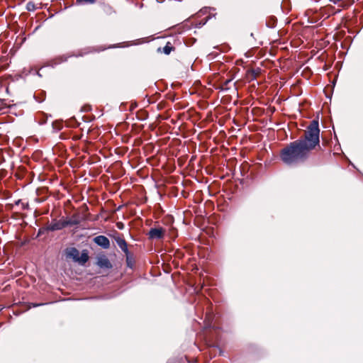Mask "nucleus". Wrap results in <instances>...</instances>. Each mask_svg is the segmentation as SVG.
Returning <instances> with one entry per match:
<instances>
[{"instance_id": "nucleus-21", "label": "nucleus", "mask_w": 363, "mask_h": 363, "mask_svg": "<svg viewBox=\"0 0 363 363\" xmlns=\"http://www.w3.org/2000/svg\"><path fill=\"white\" fill-rule=\"evenodd\" d=\"M48 232H50L48 226H44V227L40 228L38 230L35 238H40L41 235H44L45 233H46Z\"/></svg>"}, {"instance_id": "nucleus-7", "label": "nucleus", "mask_w": 363, "mask_h": 363, "mask_svg": "<svg viewBox=\"0 0 363 363\" xmlns=\"http://www.w3.org/2000/svg\"><path fill=\"white\" fill-rule=\"evenodd\" d=\"M147 235L150 240H162L165 235V230L162 227L151 228Z\"/></svg>"}, {"instance_id": "nucleus-5", "label": "nucleus", "mask_w": 363, "mask_h": 363, "mask_svg": "<svg viewBox=\"0 0 363 363\" xmlns=\"http://www.w3.org/2000/svg\"><path fill=\"white\" fill-rule=\"evenodd\" d=\"M65 254L67 259H71L81 266H84L89 259V252L86 249L82 250L79 255V251L76 247H67L65 250Z\"/></svg>"}, {"instance_id": "nucleus-2", "label": "nucleus", "mask_w": 363, "mask_h": 363, "mask_svg": "<svg viewBox=\"0 0 363 363\" xmlns=\"http://www.w3.org/2000/svg\"><path fill=\"white\" fill-rule=\"evenodd\" d=\"M320 128L318 118L311 121L304 135L298 140L308 152L320 145Z\"/></svg>"}, {"instance_id": "nucleus-19", "label": "nucleus", "mask_w": 363, "mask_h": 363, "mask_svg": "<svg viewBox=\"0 0 363 363\" xmlns=\"http://www.w3.org/2000/svg\"><path fill=\"white\" fill-rule=\"evenodd\" d=\"M130 3V5L132 8V9H140L143 7V1H128Z\"/></svg>"}, {"instance_id": "nucleus-18", "label": "nucleus", "mask_w": 363, "mask_h": 363, "mask_svg": "<svg viewBox=\"0 0 363 363\" xmlns=\"http://www.w3.org/2000/svg\"><path fill=\"white\" fill-rule=\"evenodd\" d=\"M174 49L170 43H167L162 48V52L165 55H169Z\"/></svg>"}, {"instance_id": "nucleus-26", "label": "nucleus", "mask_w": 363, "mask_h": 363, "mask_svg": "<svg viewBox=\"0 0 363 363\" xmlns=\"http://www.w3.org/2000/svg\"><path fill=\"white\" fill-rule=\"evenodd\" d=\"M231 82V79H227L225 80L223 85H222V88H221V90L223 91V90H228V88L226 87V86Z\"/></svg>"}, {"instance_id": "nucleus-16", "label": "nucleus", "mask_w": 363, "mask_h": 363, "mask_svg": "<svg viewBox=\"0 0 363 363\" xmlns=\"http://www.w3.org/2000/svg\"><path fill=\"white\" fill-rule=\"evenodd\" d=\"M66 125L70 128H77L79 126L80 123L77 121L75 117H72L66 121Z\"/></svg>"}, {"instance_id": "nucleus-10", "label": "nucleus", "mask_w": 363, "mask_h": 363, "mask_svg": "<svg viewBox=\"0 0 363 363\" xmlns=\"http://www.w3.org/2000/svg\"><path fill=\"white\" fill-rule=\"evenodd\" d=\"M113 238L118 246L124 253L129 251L128 243L122 236L118 234L117 235L114 236Z\"/></svg>"}, {"instance_id": "nucleus-29", "label": "nucleus", "mask_w": 363, "mask_h": 363, "mask_svg": "<svg viewBox=\"0 0 363 363\" xmlns=\"http://www.w3.org/2000/svg\"><path fill=\"white\" fill-rule=\"evenodd\" d=\"M4 11H5V8L1 7L0 8V16H1L4 13Z\"/></svg>"}, {"instance_id": "nucleus-34", "label": "nucleus", "mask_w": 363, "mask_h": 363, "mask_svg": "<svg viewBox=\"0 0 363 363\" xmlns=\"http://www.w3.org/2000/svg\"><path fill=\"white\" fill-rule=\"evenodd\" d=\"M147 116H145L144 118H140L139 119L141 121L145 120Z\"/></svg>"}, {"instance_id": "nucleus-9", "label": "nucleus", "mask_w": 363, "mask_h": 363, "mask_svg": "<svg viewBox=\"0 0 363 363\" xmlns=\"http://www.w3.org/2000/svg\"><path fill=\"white\" fill-rule=\"evenodd\" d=\"M47 226L51 232L60 230L67 227L65 220H58L57 219H53L52 223Z\"/></svg>"}, {"instance_id": "nucleus-8", "label": "nucleus", "mask_w": 363, "mask_h": 363, "mask_svg": "<svg viewBox=\"0 0 363 363\" xmlns=\"http://www.w3.org/2000/svg\"><path fill=\"white\" fill-rule=\"evenodd\" d=\"M93 241L96 245L104 250L108 249L110 247V240L105 235H97L93 238Z\"/></svg>"}, {"instance_id": "nucleus-24", "label": "nucleus", "mask_w": 363, "mask_h": 363, "mask_svg": "<svg viewBox=\"0 0 363 363\" xmlns=\"http://www.w3.org/2000/svg\"><path fill=\"white\" fill-rule=\"evenodd\" d=\"M91 110V106L89 104L84 105L81 107V112H89Z\"/></svg>"}, {"instance_id": "nucleus-37", "label": "nucleus", "mask_w": 363, "mask_h": 363, "mask_svg": "<svg viewBox=\"0 0 363 363\" xmlns=\"http://www.w3.org/2000/svg\"><path fill=\"white\" fill-rule=\"evenodd\" d=\"M333 2L334 4H337V3H338L339 1H333Z\"/></svg>"}, {"instance_id": "nucleus-35", "label": "nucleus", "mask_w": 363, "mask_h": 363, "mask_svg": "<svg viewBox=\"0 0 363 363\" xmlns=\"http://www.w3.org/2000/svg\"><path fill=\"white\" fill-rule=\"evenodd\" d=\"M6 93H8V94L9 93V87H7V88H6Z\"/></svg>"}, {"instance_id": "nucleus-32", "label": "nucleus", "mask_w": 363, "mask_h": 363, "mask_svg": "<svg viewBox=\"0 0 363 363\" xmlns=\"http://www.w3.org/2000/svg\"><path fill=\"white\" fill-rule=\"evenodd\" d=\"M35 74H36L38 77H42V74L40 73V72H39V71H36Z\"/></svg>"}, {"instance_id": "nucleus-17", "label": "nucleus", "mask_w": 363, "mask_h": 363, "mask_svg": "<svg viewBox=\"0 0 363 363\" xmlns=\"http://www.w3.org/2000/svg\"><path fill=\"white\" fill-rule=\"evenodd\" d=\"M100 6L101 8L104 10V11L107 14H111L113 13V9L108 4H106L104 1L101 2Z\"/></svg>"}, {"instance_id": "nucleus-20", "label": "nucleus", "mask_w": 363, "mask_h": 363, "mask_svg": "<svg viewBox=\"0 0 363 363\" xmlns=\"http://www.w3.org/2000/svg\"><path fill=\"white\" fill-rule=\"evenodd\" d=\"M169 234L170 238L174 240L178 236L177 229L174 226H171L169 228Z\"/></svg>"}, {"instance_id": "nucleus-28", "label": "nucleus", "mask_w": 363, "mask_h": 363, "mask_svg": "<svg viewBox=\"0 0 363 363\" xmlns=\"http://www.w3.org/2000/svg\"><path fill=\"white\" fill-rule=\"evenodd\" d=\"M21 207H22V209L26 210V209L28 208L29 204H28V203H22Z\"/></svg>"}, {"instance_id": "nucleus-31", "label": "nucleus", "mask_w": 363, "mask_h": 363, "mask_svg": "<svg viewBox=\"0 0 363 363\" xmlns=\"http://www.w3.org/2000/svg\"><path fill=\"white\" fill-rule=\"evenodd\" d=\"M20 203H21V204L22 203V202H21V199H18V200H16V201H15V205H17V206H18V205H19Z\"/></svg>"}, {"instance_id": "nucleus-22", "label": "nucleus", "mask_w": 363, "mask_h": 363, "mask_svg": "<svg viewBox=\"0 0 363 363\" xmlns=\"http://www.w3.org/2000/svg\"><path fill=\"white\" fill-rule=\"evenodd\" d=\"M48 303H28V309H30L31 308L42 306L44 305H47Z\"/></svg>"}, {"instance_id": "nucleus-25", "label": "nucleus", "mask_w": 363, "mask_h": 363, "mask_svg": "<svg viewBox=\"0 0 363 363\" xmlns=\"http://www.w3.org/2000/svg\"><path fill=\"white\" fill-rule=\"evenodd\" d=\"M40 114L43 116V118L39 121V123L40 125L45 124L47 123L48 118L44 113H41Z\"/></svg>"}, {"instance_id": "nucleus-3", "label": "nucleus", "mask_w": 363, "mask_h": 363, "mask_svg": "<svg viewBox=\"0 0 363 363\" xmlns=\"http://www.w3.org/2000/svg\"><path fill=\"white\" fill-rule=\"evenodd\" d=\"M55 2V4H51L50 6H48V3L43 4L42 1H37L36 4L34 1H28V3L26 4V9L28 11H34L38 9L46 8L48 9V12L50 13V17H52L55 13H57L60 11L65 10L74 5V4H67V1H63V4H62L61 1Z\"/></svg>"}, {"instance_id": "nucleus-13", "label": "nucleus", "mask_w": 363, "mask_h": 363, "mask_svg": "<svg viewBox=\"0 0 363 363\" xmlns=\"http://www.w3.org/2000/svg\"><path fill=\"white\" fill-rule=\"evenodd\" d=\"M81 220L79 218V214H74L72 216V218L66 220V225L67 226H72V225H77L80 223Z\"/></svg>"}, {"instance_id": "nucleus-11", "label": "nucleus", "mask_w": 363, "mask_h": 363, "mask_svg": "<svg viewBox=\"0 0 363 363\" xmlns=\"http://www.w3.org/2000/svg\"><path fill=\"white\" fill-rule=\"evenodd\" d=\"M125 255L127 267L130 269H133L135 262L134 255L129 250L128 252L125 253Z\"/></svg>"}, {"instance_id": "nucleus-27", "label": "nucleus", "mask_w": 363, "mask_h": 363, "mask_svg": "<svg viewBox=\"0 0 363 363\" xmlns=\"http://www.w3.org/2000/svg\"><path fill=\"white\" fill-rule=\"evenodd\" d=\"M95 1H76V5L77 6H79V5H83L84 4H94Z\"/></svg>"}, {"instance_id": "nucleus-12", "label": "nucleus", "mask_w": 363, "mask_h": 363, "mask_svg": "<svg viewBox=\"0 0 363 363\" xmlns=\"http://www.w3.org/2000/svg\"><path fill=\"white\" fill-rule=\"evenodd\" d=\"M46 91L44 90H38L33 94V99L38 103H42L45 100Z\"/></svg>"}, {"instance_id": "nucleus-14", "label": "nucleus", "mask_w": 363, "mask_h": 363, "mask_svg": "<svg viewBox=\"0 0 363 363\" xmlns=\"http://www.w3.org/2000/svg\"><path fill=\"white\" fill-rule=\"evenodd\" d=\"M277 23V18L274 16H271L268 17L266 20V26L269 28H274Z\"/></svg>"}, {"instance_id": "nucleus-4", "label": "nucleus", "mask_w": 363, "mask_h": 363, "mask_svg": "<svg viewBox=\"0 0 363 363\" xmlns=\"http://www.w3.org/2000/svg\"><path fill=\"white\" fill-rule=\"evenodd\" d=\"M121 47H122L121 43H118V44H114V45H110L108 48H102L99 50V51H102V50H104L108 48H121ZM94 51H97V50H95V48H88L85 49V51H80L77 54H72V55H60V56H57V57H55V59L52 60L49 62L48 66H50L52 68H54L56 65H60L62 62H67L69 57H83L84 55H85L88 53L92 52H94ZM98 52H99V50H98Z\"/></svg>"}, {"instance_id": "nucleus-1", "label": "nucleus", "mask_w": 363, "mask_h": 363, "mask_svg": "<svg viewBox=\"0 0 363 363\" xmlns=\"http://www.w3.org/2000/svg\"><path fill=\"white\" fill-rule=\"evenodd\" d=\"M308 153L309 152L296 140L281 149L279 157L284 164L292 166L306 160L308 157Z\"/></svg>"}, {"instance_id": "nucleus-33", "label": "nucleus", "mask_w": 363, "mask_h": 363, "mask_svg": "<svg viewBox=\"0 0 363 363\" xmlns=\"http://www.w3.org/2000/svg\"><path fill=\"white\" fill-rule=\"evenodd\" d=\"M82 119L84 122H88V121H86V119L85 118V116H82Z\"/></svg>"}, {"instance_id": "nucleus-15", "label": "nucleus", "mask_w": 363, "mask_h": 363, "mask_svg": "<svg viewBox=\"0 0 363 363\" xmlns=\"http://www.w3.org/2000/svg\"><path fill=\"white\" fill-rule=\"evenodd\" d=\"M280 8L284 13L287 14L291 9V1H281Z\"/></svg>"}, {"instance_id": "nucleus-36", "label": "nucleus", "mask_w": 363, "mask_h": 363, "mask_svg": "<svg viewBox=\"0 0 363 363\" xmlns=\"http://www.w3.org/2000/svg\"><path fill=\"white\" fill-rule=\"evenodd\" d=\"M250 36H251L252 38H254V34H253V33H250Z\"/></svg>"}, {"instance_id": "nucleus-23", "label": "nucleus", "mask_w": 363, "mask_h": 363, "mask_svg": "<svg viewBox=\"0 0 363 363\" xmlns=\"http://www.w3.org/2000/svg\"><path fill=\"white\" fill-rule=\"evenodd\" d=\"M52 126L54 128L57 129V130H60L62 128V125L61 122H59V121L52 122Z\"/></svg>"}, {"instance_id": "nucleus-6", "label": "nucleus", "mask_w": 363, "mask_h": 363, "mask_svg": "<svg viewBox=\"0 0 363 363\" xmlns=\"http://www.w3.org/2000/svg\"><path fill=\"white\" fill-rule=\"evenodd\" d=\"M96 264L103 269H111L113 268V264L104 252L97 255Z\"/></svg>"}, {"instance_id": "nucleus-30", "label": "nucleus", "mask_w": 363, "mask_h": 363, "mask_svg": "<svg viewBox=\"0 0 363 363\" xmlns=\"http://www.w3.org/2000/svg\"><path fill=\"white\" fill-rule=\"evenodd\" d=\"M117 227H118L120 230H121V229H123V224L122 223H117Z\"/></svg>"}]
</instances>
